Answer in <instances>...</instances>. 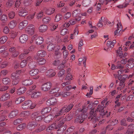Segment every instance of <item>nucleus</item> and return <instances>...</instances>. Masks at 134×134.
Masks as SVG:
<instances>
[{"label":"nucleus","mask_w":134,"mask_h":134,"mask_svg":"<svg viewBox=\"0 0 134 134\" xmlns=\"http://www.w3.org/2000/svg\"><path fill=\"white\" fill-rule=\"evenodd\" d=\"M41 93L40 92H36L33 93L31 95L32 98H36L41 96Z\"/></svg>","instance_id":"36"},{"label":"nucleus","mask_w":134,"mask_h":134,"mask_svg":"<svg viewBox=\"0 0 134 134\" xmlns=\"http://www.w3.org/2000/svg\"><path fill=\"white\" fill-rule=\"evenodd\" d=\"M9 51L11 56L13 58L17 57L19 53V52L14 47H10L9 49Z\"/></svg>","instance_id":"6"},{"label":"nucleus","mask_w":134,"mask_h":134,"mask_svg":"<svg viewBox=\"0 0 134 134\" xmlns=\"http://www.w3.org/2000/svg\"><path fill=\"white\" fill-rule=\"evenodd\" d=\"M23 119L21 118L18 119L14 120L13 122V124L14 125H16L18 124L21 122Z\"/></svg>","instance_id":"56"},{"label":"nucleus","mask_w":134,"mask_h":134,"mask_svg":"<svg viewBox=\"0 0 134 134\" xmlns=\"http://www.w3.org/2000/svg\"><path fill=\"white\" fill-rule=\"evenodd\" d=\"M37 124L35 122L33 121L29 123L27 126L28 128L30 130L34 129L37 126Z\"/></svg>","instance_id":"26"},{"label":"nucleus","mask_w":134,"mask_h":134,"mask_svg":"<svg viewBox=\"0 0 134 134\" xmlns=\"http://www.w3.org/2000/svg\"><path fill=\"white\" fill-rule=\"evenodd\" d=\"M1 19L3 22L5 23L7 20V16L6 15L3 14L1 17Z\"/></svg>","instance_id":"49"},{"label":"nucleus","mask_w":134,"mask_h":134,"mask_svg":"<svg viewBox=\"0 0 134 134\" xmlns=\"http://www.w3.org/2000/svg\"><path fill=\"white\" fill-rule=\"evenodd\" d=\"M18 111L16 109L12 110L8 115L10 119H12L15 117L18 113Z\"/></svg>","instance_id":"22"},{"label":"nucleus","mask_w":134,"mask_h":134,"mask_svg":"<svg viewBox=\"0 0 134 134\" xmlns=\"http://www.w3.org/2000/svg\"><path fill=\"white\" fill-rule=\"evenodd\" d=\"M39 72V71L38 69H35L30 70L29 71V73L31 76H35L38 74Z\"/></svg>","instance_id":"29"},{"label":"nucleus","mask_w":134,"mask_h":134,"mask_svg":"<svg viewBox=\"0 0 134 134\" xmlns=\"http://www.w3.org/2000/svg\"><path fill=\"white\" fill-rule=\"evenodd\" d=\"M43 38L41 37H39L36 39V44L40 45L43 42Z\"/></svg>","instance_id":"35"},{"label":"nucleus","mask_w":134,"mask_h":134,"mask_svg":"<svg viewBox=\"0 0 134 134\" xmlns=\"http://www.w3.org/2000/svg\"><path fill=\"white\" fill-rule=\"evenodd\" d=\"M16 25V21L12 20L8 24V25L10 29L14 28Z\"/></svg>","instance_id":"34"},{"label":"nucleus","mask_w":134,"mask_h":134,"mask_svg":"<svg viewBox=\"0 0 134 134\" xmlns=\"http://www.w3.org/2000/svg\"><path fill=\"white\" fill-rule=\"evenodd\" d=\"M10 96L8 93H4L1 97L0 100L1 101H4L9 99Z\"/></svg>","instance_id":"15"},{"label":"nucleus","mask_w":134,"mask_h":134,"mask_svg":"<svg viewBox=\"0 0 134 134\" xmlns=\"http://www.w3.org/2000/svg\"><path fill=\"white\" fill-rule=\"evenodd\" d=\"M30 115V113L29 111H24L21 112L20 115L21 116L27 118Z\"/></svg>","instance_id":"39"},{"label":"nucleus","mask_w":134,"mask_h":134,"mask_svg":"<svg viewBox=\"0 0 134 134\" xmlns=\"http://www.w3.org/2000/svg\"><path fill=\"white\" fill-rule=\"evenodd\" d=\"M59 90V88L58 87H56L52 89L50 91L51 93L53 94L56 93Z\"/></svg>","instance_id":"59"},{"label":"nucleus","mask_w":134,"mask_h":134,"mask_svg":"<svg viewBox=\"0 0 134 134\" xmlns=\"http://www.w3.org/2000/svg\"><path fill=\"white\" fill-rule=\"evenodd\" d=\"M34 26L32 24L29 25L26 29V31L30 35H33L34 32Z\"/></svg>","instance_id":"8"},{"label":"nucleus","mask_w":134,"mask_h":134,"mask_svg":"<svg viewBox=\"0 0 134 134\" xmlns=\"http://www.w3.org/2000/svg\"><path fill=\"white\" fill-rule=\"evenodd\" d=\"M66 129V127L65 126H63L61 127L57 131L58 134H62L64 131Z\"/></svg>","instance_id":"44"},{"label":"nucleus","mask_w":134,"mask_h":134,"mask_svg":"<svg viewBox=\"0 0 134 134\" xmlns=\"http://www.w3.org/2000/svg\"><path fill=\"white\" fill-rule=\"evenodd\" d=\"M79 33L78 29L77 28H75V30L74 31L73 34H71V35L70 38L71 39H73L74 38V37L76 36Z\"/></svg>","instance_id":"43"},{"label":"nucleus","mask_w":134,"mask_h":134,"mask_svg":"<svg viewBox=\"0 0 134 134\" xmlns=\"http://www.w3.org/2000/svg\"><path fill=\"white\" fill-rule=\"evenodd\" d=\"M84 111L83 113H82L81 115H79L77 116L75 119V122L76 123H81L83 122L84 120V119L87 117V115H85V113L86 111Z\"/></svg>","instance_id":"4"},{"label":"nucleus","mask_w":134,"mask_h":134,"mask_svg":"<svg viewBox=\"0 0 134 134\" xmlns=\"http://www.w3.org/2000/svg\"><path fill=\"white\" fill-rule=\"evenodd\" d=\"M51 20V18L49 17H46L44 18L42 21L43 23L46 24L49 22Z\"/></svg>","instance_id":"47"},{"label":"nucleus","mask_w":134,"mask_h":134,"mask_svg":"<svg viewBox=\"0 0 134 134\" xmlns=\"http://www.w3.org/2000/svg\"><path fill=\"white\" fill-rule=\"evenodd\" d=\"M55 10L54 8L49 7L46 8L44 11L48 15H50L54 13Z\"/></svg>","instance_id":"16"},{"label":"nucleus","mask_w":134,"mask_h":134,"mask_svg":"<svg viewBox=\"0 0 134 134\" xmlns=\"http://www.w3.org/2000/svg\"><path fill=\"white\" fill-rule=\"evenodd\" d=\"M107 45L108 48H113L114 47V44H112L111 41H108L107 43Z\"/></svg>","instance_id":"58"},{"label":"nucleus","mask_w":134,"mask_h":134,"mask_svg":"<svg viewBox=\"0 0 134 134\" xmlns=\"http://www.w3.org/2000/svg\"><path fill=\"white\" fill-rule=\"evenodd\" d=\"M33 83L32 80L30 79H28L27 80H24L23 81L22 83L23 85L28 86L30 85Z\"/></svg>","instance_id":"25"},{"label":"nucleus","mask_w":134,"mask_h":134,"mask_svg":"<svg viewBox=\"0 0 134 134\" xmlns=\"http://www.w3.org/2000/svg\"><path fill=\"white\" fill-rule=\"evenodd\" d=\"M48 27L47 25H41L38 28V30L40 32H44L47 30Z\"/></svg>","instance_id":"23"},{"label":"nucleus","mask_w":134,"mask_h":134,"mask_svg":"<svg viewBox=\"0 0 134 134\" xmlns=\"http://www.w3.org/2000/svg\"><path fill=\"white\" fill-rule=\"evenodd\" d=\"M73 104L71 103L69 104L68 106H66L63 107L61 109L63 114L69 111L73 107Z\"/></svg>","instance_id":"13"},{"label":"nucleus","mask_w":134,"mask_h":134,"mask_svg":"<svg viewBox=\"0 0 134 134\" xmlns=\"http://www.w3.org/2000/svg\"><path fill=\"white\" fill-rule=\"evenodd\" d=\"M65 72V71L64 70L62 69L60 71L58 74V77L59 78L63 77L64 76Z\"/></svg>","instance_id":"41"},{"label":"nucleus","mask_w":134,"mask_h":134,"mask_svg":"<svg viewBox=\"0 0 134 134\" xmlns=\"http://www.w3.org/2000/svg\"><path fill=\"white\" fill-rule=\"evenodd\" d=\"M128 61L129 63L126 65V66L129 68L131 69L134 66V64L133 62H132V63H130L129 60Z\"/></svg>","instance_id":"63"},{"label":"nucleus","mask_w":134,"mask_h":134,"mask_svg":"<svg viewBox=\"0 0 134 134\" xmlns=\"http://www.w3.org/2000/svg\"><path fill=\"white\" fill-rule=\"evenodd\" d=\"M43 115L41 116L40 112H37L33 113L32 114L31 117L34 119L36 121L39 122L41 121L43 119Z\"/></svg>","instance_id":"5"},{"label":"nucleus","mask_w":134,"mask_h":134,"mask_svg":"<svg viewBox=\"0 0 134 134\" xmlns=\"http://www.w3.org/2000/svg\"><path fill=\"white\" fill-rule=\"evenodd\" d=\"M54 118V116L50 115L46 117L44 119V121L46 123H48L49 122L53 120Z\"/></svg>","instance_id":"27"},{"label":"nucleus","mask_w":134,"mask_h":134,"mask_svg":"<svg viewBox=\"0 0 134 134\" xmlns=\"http://www.w3.org/2000/svg\"><path fill=\"white\" fill-rule=\"evenodd\" d=\"M80 10L79 9H77L73 11L72 15L74 17H76L79 15L80 13Z\"/></svg>","instance_id":"33"},{"label":"nucleus","mask_w":134,"mask_h":134,"mask_svg":"<svg viewBox=\"0 0 134 134\" xmlns=\"http://www.w3.org/2000/svg\"><path fill=\"white\" fill-rule=\"evenodd\" d=\"M68 33V30L66 29H63L61 31V34L62 35H64Z\"/></svg>","instance_id":"64"},{"label":"nucleus","mask_w":134,"mask_h":134,"mask_svg":"<svg viewBox=\"0 0 134 134\" xmlns=\"http://www.w3.org/2000/svg\"><path fill=\"white\" fill-rule=\"evenodd\" d=\"M21 72V71H16L11 75V77L13 80L12 83L13 85H16L19 83L20 80L19 75Z\"/></svg>","instance_id":"3"},{"label":"nucleus","mask_w":134,"mask_h":134,"mask_svg":"<svg viewBox=\"0 0 134 134\" xmlns=\"http://www.w3.org/2000/svg\"><path fill=\"white\" fill-rule=\"evenodd\" d=\"M27 64V62L26 60H23L21 62L20 66L22 68H24L25 66Z\"/></svg>","instance_id":"60"},{"label":"nucleus","mask_w":134,"mask_h":134,"mask_svg":"<svg viewBox=\"0 0 134 134\" xmlns=\"http://www.w3.org/2000/svg\"><path fill=\"white\" fill-rule=\"evenodd\" d=\"M65 119H62L61 118L57 119L53 124H51L47 129V131L54 129H57L61 127L64 124L65 122Z\"/></svg>","instance_id":"2"},{"label":"nucleus","mask_w":134,"mask_h":134,"mask_svg":"<svg viewBox=\"0 0 134 134\" xmlns=\"http://www.w3.org/2000/svg\"><path fill=\"white\" fill-rule=\"evenodd\" d=\"M117 29L114 32L115 36H118L120 35V32L122 30V26L121 24L120 23H118L117 24Z\"/></svg>","instance_id":"12"},{"label":"nucleus","mask_w":134,"mask_h":134,"mask_svg":"<svg viewBox=\"0 0 134 134\" xmlns=\"http://www.w3.org/2000/svg\"><path fill=\"white\" fill-rule=\"evenodd\" d=\"M54 44L51 43L49 44L47 47V49L49 51H51L54 50Z\"/></svg>","instance_id":"52"},{"label":"nucleus","mask_w":134,"mask_h":134,"mask_svg":"<svg viewBox=\"0 0 134 134\" xmlns=\"http://www.w3.org/2000/svg\"><path fill=\"white\" fill-rule=\"evenodd\" d=\"M71 93L70 92H58L55 94V96L57 97L59 96H62L63 97H66L70 95Z\"/></svg>","instance_id":"21"},{"label":"nucleus","mask_w":134,"mask_h":134,"mask_svg":"<svg viewBox=\"0 0 134 134\" xmlns=\"http://www.w3.org/2000/svg\"><path fill=\"white\" fill-rule=\"evenodd\" d=\"M79 61V62H81L83 61V63L84 65V66H86V57H82L81 58H80L78 60Z\"/></svg>","instance_id":"55"},{"label":"nucleus","mask_w":134,"mask_h":134,"mask_svg":"<svg viewBox=\"0 0 134 134\" xmlns=\"http://www.w3.org/2000/svg\"><path fill=\"white\" fill-rule=\"evenodd\" d=\"M108 123H110V125L111 126H114L116 124H117L118 123V120L117 119H115V120L111 121L110 120L109 121L107 122Z\"/></svg>","instance_id":"53"},{"label":"nucleus","mask_w":134,"mask_h":134,"mask_svg":"<svg viewBox=\"0 0 134 134\" xmlns=\"http://www.w3.org/2000/svg\"><path fill=\"white\" fill-rule=\"evenodd\" d=\"M8 37L7 36H4L0 38V43H3L7 40Z\"/></svg>","instance_id":"50"},{"label":"nucleus","mask_w":134,"mask_h":134,"mask_svg":"<svg viewBox=\"0 0 134 134\" xmlns=\"http://www.w3.org/2000/svg\"><path fill=\"white\" fill-rule=\"evenodd\" d=\"M28 14V12L27 10L21 9L19 10V15L20 16L24 17Z\"/></svg>","instance_id":"30"},{"label":"nucleus","mask_w":134,"mask_h":134,"mask_svg":"<svg viewBox=\"0 0 134 134\" xmlns=\"http://www.w3.org/2000/svg\"><path fill=\"white\" fill-rule=\"evenodd\" d=\"M46 55V52L43 50H41L38 52L37 55L34 57V58L36 59H38L40 57H44Z\"/></svg>","instance_id":"9"},{"label":"nucleus","mask_w":134,"mask_h":134,"mask_svg":"<svg viewBox=\"0 0 134 134\" xmlns=\"http://www.w3.org/2000/svg\"><path fill=\"white\" fill-rule=\"evenodd\" d=\"M2 81L3 83L5 85L9 84L10 82V79L8 77L3 78Z\"/></svg>","instance_id":"37"},{"label":"nucleus","mask_w":134,"mask_h":134,"mask_svg":"<svg viewBox=\"0 0 134 134\" xmlns=\"http://www.w3.org/2000/svg\"><path fill=\"white\" fill-rule=\"evenodd\" d=\"M134 131V124H131L128 126V129L125 134H133Z\"/></svg>","instance_id":"20"},{"label":"nucleus","mask_w":134,"mask_h":134,"mask_svg":"<svg viewBox=\"0 0 134 134\" xmlns=\"http://www.w3.org/2000/svg\"><path fill=\"white\" fill-rule=\"evenodd\" d=\"M25 99V97H19L16 99L15 101V103L16 104H19L24 101Z\"/></svg>","instance_id":"32"},{"label":"nucleus","mask_w":134,"mask_h":134,"mask_svg":"<svg viewBox=\"0 0 134 134\" xmlns=\"http://www.w3.org/2000/svg\"><path fill=\"white\" fill-rule=\"evenodd\" d=\"M104 108L103 106L98 105L95 110L94 109H92L90 112V116L88 118L89 119L92 120H94L95 122L97 123V122H99L98 125H99L100 124L104 123L105 121V119H102L101 121L99 119H99L97 118L96 114V113L97 112H99L100 115L102 116V118L103 115L107 118L110 115V112H108V111H106L105 112L104 110Z\"/></svg>","instance_id":"1"},{"label":"nucleus","mask_w":134,"mask_h":134,"mask_svg":"<svg viewBox=\"0 0 134 134\" xmlns=\"http://www.w3.org/2000/svg\"><path fill=\"white\" fill-rule=\"evenodd\" d=\"M26 91V89L24 87H21L17 89V94L18 95L24 93Z\"/></svg>","instance_id":"28"},{"label":"nucleus","mask_w":134,"mask_h":134,"mask_svg":"<svg viewBox=\"0 0 134 134\" xmlns=\"http://www.w3.org/2000/svg\"><path fill=\"white\" fill-rule=\"evenodd\" d=\"M52 83L50 82H48L43 84L41 86V90L44 91H47L50 89Z\"/></svg>","instance_id":"7"},{"label":"nucleus","mask_w":134,"mask_h":134,"mask_svg":"<svg viewBox=\"0 0 134 134\" xmlns=\"http://www.w3.org/2000/svg\"><path fill=\"white\" fill-rule=\"evenodd\" d=\"M28 65L30 68L32 69L35 68V67L36 63L34 61H32L30 62Z\"/></svg>","instance_id":"48"},{"label":"nucleus","mask_w":134,"mask_h":134,"mask_svg":"<svg viewBox=\"0 0 134 134\" xmlns=\"http://www.w3.org/2000/svg\"><path fill=\"white\" fill-rule=\"evenodd\" d=\"M57 100L55 98H51L48 99L47 102L46 104L49 105H54L56 104Z\"/></svg>","instance_id":"11"},{"label":"nucleus","mask_w":134,"mask_h":134,"mask_svg":"<svg viewBox=\"0 0 134 134\" xmlns=\"http://www.w3.org/2000/svg\"><path fill=\"white\" fill-rule=\"evenodd\" d=\"M14 3V2L12 0L8 1L6 3V6L8 8H10Z\"/></svg>","instance_id":"51"},{"label":"nucleus","mask_w":134,"mask_h":134,"mask_svg":"<svg viewBox=\"0 0 134 134\" xmlns=\"http://www.w3.org/2000/svg\"><path fill=\"white\" fill-rule=\"evenodd\" d=\"M28 22L26 20H24L20 22L19 25V28L20 30L24 29L27 25Z\"/></svg>","instance_id":"24"},{"label":"nucleus","mask_w":134,"mask_h":134,"mask_svg":"<svg viewBox=\"0 0 134 134\" xmlns=\"http://www.w3.org/2000/svg\"><path fill=\"white\" fill-rule=\"evenodd\" d=\"M72 75L71 74L68 73L66 76L65 79V80H72Z\"/></svg>","instance_id":"54"},{"label":"nucleus","mask_w":134,"mask_h":134,"mask_svg":"<svg viewBox=\"0 0 134 134\" xmlns=\"http://www.w3.org/2000/svg\"><path fill=\"white\" fill-rule=\"evenodd\" d=\"M26 124L25 123H23L19 125L17 127L16 129L18 130H21L26 127Z\"/></svg>","instance_id":"42"},{"label":"nucleus","mask_w":134,"mask_h":134,"mask_svg":"<svg viewBox=\"0 0 134 134\" xmlns=\"http://www.w3.org/2000/svg\"><path fill=\"white\" fill-rule=\"evenodd\" d=\"M56 74L55 71L53 69H50L47 70L46 72V75L49 77H53Z\"/></svg>","instance_id":"18"},{"label":"nucleus","mask_w":134,"mask_h":134,"mask_svg":"<svg viewBox=\"0 0 134 134\" xmlns=\"http://www.w3.org/2000/svg\"><path fill=\"white\" fill-rule=\"evenodd\" d=\"M17 33L14 31H12L10 33L9 36L12 39L14 38L17 36Z\"/></svg>","instance_id":"38"},{"label":"nucleus","mask_w":134,"mask_h":134,"mask_svg":"<svg viewBox=\"0 0 134 134\" xmlns=\"http://www.w3.org/2000/svg\"><path fill=\"white\" fill-rule=\"evenodd\" d=\"M71 16V13L70 12H67L65 13L64 16V18L65 19H67L70 18Z\"/></svg>","instance_id":"61"},{"label":"nucleus","mask_w":134,"mask_h":134,"mask_svg":"<svg viewBox=\"0 0 134 134\" xmlns=\"http://www.w3.org/2000/svg\"><path fill=\"white\" fill-rule=\"evenodd\" d=\"M46 60L43 58H41L38 61V64L40 65H43L46 62Z\"/></svg>","instance_id":"57"},{"label":"nucleus","mask_w":134,"mask_h":134,"mask_svg":"<svg viewBox=\"0 0 134 134\" xmlns=\"http://www.w3.org/2000/svg\"><path fill=\"white\" fill-rule=\"evenodd\" d=\"M93 86H91L90 88V91L89 93H87L86 94V96L89 97L93 93Z\"/></svg>","instance_id":"62"},{"label":"nucleus","mask_w":134,"mask_h":134,"mask_svg":"<svg viewBox=\"0 0 134 134\" xmlns=\"http://www.w3.org/2000/svg\"><path fill=\"white\" fill-rule=\"evenodd\" d=\"M57 108L55 107V108L53 109V113L55 112L54 113V118H57L58 116H59L60 115H62L63 114L60 109L59 110H57Z\"/></svg>","instance_id":"19"},{"label":"nucleus","mask_w":134,"mask_h":134,"mask_svg":"<svg viewBox=\"0 0 134 134\" xmlns=\"http://www.w3.org/2000/svg\"><path fill=\"white\" fill-rule=\"evenodd\" d=\"M91 0H83L82 1V4L85 7H87L91 3Z\"/></svg>","instance_id":"40"},{"label":"nucleus","mask_w":134,"mask_h":134,"mask_svg":"<svg viewBox=\"0 0 134 134\" xmlns=\"http://www.w3.org/2000/svg\"><path fill=\"white\" fill-rule=\"evenodd\" d=\"M52 109L51 108L48 107L46 108L42 109L41 111L42 114L43 115L44 114L50 112Z\"/></svg>","instance_id":"31"},{"label":"nucleus","mask_w":134,"mask_h":134,"mask_svg":"<svg viewBox=\"0 0 134 134\" xmlns=\"http://www.w3.org/2000/svg\"><path fill=\"white\" fill-rule=\"evenodd\" d=\"M62 17V16L61 14H58L55 16V20L56 22H58L61 20Z\"/></svg>","instance_id":"46"},{"label":"nucleus","mask_w":134,"mask_h":134,"mask_svg":"<svg viewBox=\"0 0 134 134\" xmlns=\"http://www.w3.org/2000/svg\"><path fill=\"white\" fill-rule=\"evenodd\" d=\"M128 77V75H123L121 78V79H120V82L119 84V86L122 87H124L125 86V82L126 80V78Z\"/></svg>","instance_id":"14"},{"label":"nucleus","mask_w":134,"mask_h":134,"mask_svg":"<svg viewBox=\"0 0 134 134\" xmlns=\"http://www.w3.org/2000/svg\"><path fill=\"white\" fill-rule=\"evenodd\" d=\"M28 39V36L26 34H23L21 35L19 38V41L21 43L26 42Z\"/></svg>","instance_id":"10"},{"label":"nucleus","mask_w":134,"mask_h":134,"mask_svg":"<svg viewBox=\"0 0 134 134\" xmlns=\"http://www.w3.org/2000/svg\"><path fill=\"white\" fill-rule=\"evenodd\" d=\"M32 2V0H24L23 3L25 6H28L30 5Z\"/></svg>","instance_id":"45"},{"label":"nucleus","mask_w":134,"mask_h":134,"mask_svg":"<svg viewBox=\"0 0 134 134\" xmlns=\"http://www.w3.org/2000/svg\"><path fill=\"white\" fill-rule=\"evenodd\" d=\"M32 104V102L30 100L25 101L22 105V107L23 109H26L30 107Z\"/></svg>","instance_id":"17"}]
</instances>
